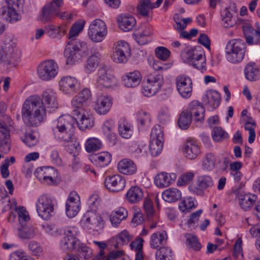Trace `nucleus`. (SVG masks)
<instances>
[{
  "mask_svg": "<svg viewBox=\"0 0 260 260\" xmlns=\"http://www.w3.org/2000/svg\"><path fill=\"white\" fill-rule=\"evenodd\" d=\"M58 71L57 66H38L37 73L39 78L44 81L52 80Z\"/></svg>",
  "mask_w": 260,
  "mask_h": 260,
  "instance_id": "obj_21",
  "label": "nucleus"
},
{
  "mask_svg": "<svg viewBox=\"0 0 260 260\" xmlns=\"http://www.w3.org/2000/svg\"><path fill=\"white\" fill-rule=\"evenodd\" d=\"M37 229L32 225H21L17 229V233L21 239H29L33 238L37 234Z\"/></svg>",
  "mask_w": 260,
  "mask_h": 260,
  "instance_id": "obj_31",
  "label": "nucleus"
},
{
  "mask_svg": "<svg viewBox=\"0 0 260 260\" xmlns=\"http://www.w3.org/2000/svg\"><path fill=\"white\" fill-rule=\"evenodd\" d=\"M228 138V134L221 127H215L212 132L214 141L219 142Z\"/></svg>",
  "mask_w": 260,
  "mask_h": 260,
  "instance_id": "obj_52",
  "label": "nucleus"
},
{
  "mask_svg": "<svg viewBox=\"0 0 260 260\" xmlns=\"http://www.w3.org/2000/svg\"><path fill=\"white\" fill-rule=\"evenodd\" d=\"M5 128L8 131V136L6 137L5 134L1 133L0 136V147L3 149V151L5 153H8L10 150V147L9 144V139L10 138V130L5 126Z\"/></svg>",
  "mask_w": 260,
  "mask_h": 260,
  "instance_id": "obj_53",
  "label": "nucleus"
},
{
  "mask_svg": "<svg viewBox=\"0 0 260 260\" xmlns=\"http://www.w3.org/2000/svg\"><path fill=\"white\" fill-rule=\"evenodd\" d=\"M144 240L139 238L136 241H133L131 242L130 246L132 249H135L137 251L136 254L135 260H143V255L142 251L143 243Z\"/></svg>",
  "mask_w": 260,
  "mask_h": 260,
  "instance_id": "obj_44",
  "label": "nucleus"
},
{
  "mask_svg": "<svg viewBox=\"0 0 260 260\" xmlns=\"http://www.w3.org/2000/svg\"><path fill=\"white\" fill-rule=\"evenodd\" d=\"M202 212V210H199L191 213L189 216L187 223L188 225L190 227L191 226H194L196 223H198L199 218Z\"/></svg>",
  "mask_w": 260,
  "mask_h": 260,
  "instance_id": "obj_61",
  "label": "nucleus"
},
{
  "mask_svg": "<svg viewBox=\"0 0 260 260\" xmlns=\"http://www.w3.org/2000/svg\"><path fill=\"white\" fill-rule=\"evenodd\" d=\"M132 238L127 231L124 230L121 232L116 238V243L113 245L115 248H119L122 245L127 244Z\"/></svg>",
  "mask_w": 260,
  "mask_h": 260,
  "instance_id": "obj_40",
  "label": "nucleus"
},
{
  "mask_svg": "<svg viewBox=\"0 0 260 260\" xmlns=\"http://www.w3.org/2000/svg\"><path fill=\"white\" fill-rule=\"evenodd\" d=\"M75 117L70 115L60 116L57 120L55 127L53 128L55 138L63 142H70L75 128Z\"/></svg>",
  "mask_w": 260,
  "mask_h": 260,
  "instance_id": "obj_4",
  "label": "nucleus"
},
{
  "mask_svg": "<svg viewBox=\"0 0 260 260\" xmlns=\"http://www.w3.org/2000/svg\"><path fill=\"white\" fill-rule=\"evenodd\" d=\"M222 25L224 27H232L236 23L232 13L228 9H225L221 13Z\"/></svg>",
  "mask_w": 260,
  "mask_h": 260,
  "instance_id": "obj_43",
  "label": "nucleus"
},
{
  "mask_svg": "<svg viewBox=\"0 0 260 260\" xmlns=\"http://www.w3.org/2000/svg\"><path fill=\"white\" fill-rule=\"evenodd\" d=\"M107 32L106 23L102 19H96L90 24L88 36L92 41L99 43L106 38Z\"/></svg>",
  "mask_w": 260,
  "mask_h": 260,
  "instance_id": "obj_11",
  "label": "nucleus"
},
{
  "mask_svg": "<svg viewBox=\"0 0 260 260\" xmlns=\"http://www.w3.org/2000/svg\"><path fill=\"white\" fill-rule=\"evenodd\" d=\"M104 220L101 216L93 210L87 211L81 220L83 228L98 231L104 226Z\"/></svg>",
  "mask_w": 260,
  "mask_h": 260,
  "instance_id": "obj_12",
  "label": "nucleus"
},
{
  "mask_svg": "<svg viewBox=\"0 0 260 260\" xmlns=\"http://www.w3.org/2000/svg\"><path fill=\"white\" fill-rule=\"evenodd\" d=\"M194 51L192 49H187L186 51L182 52L181 55L184 60V62L191 64L192 62Z\"/></svg>",
  "mask_w": 260,
  "mask_h": 260,
  "instance_id": "obj_62",
  "label": "nucleus"
},
{
  "mask_svg": "<svg viewBox=\"0 0 260 260\" xmlns=\"http://www.w3.org/2000/svg\"><path fill=\"white\" fill-rule=\"evenodd\" d=\"M245 78L249 81H255L259 79L260 69L258 66H246L244 69Z\"/></svg>",
  "mask_w": 260,
  "mask_h": 260,
  "instance_id": "obj_37",
  "label": "nucleus"
},
{
  "mask_svg": "<svg viewBox=\"0 0 260 260\" xmlns=\"http://www.w3.org/2000/svg\"><path fill=\"white\" fill-rule=\"evenodd\" d=\"M164 84L163 76L154 73L148 75L146 84L142 90V92L145 96H152L157 93L161 88Z\"/></svg>",
  "mask_w": 260,
  "mask_h": 260,
  "instance_id": "obj_10",
  "label": "nucleus"
},
{
  "mask_svg": "<svg viewBox=\"0 0 260 260\" xmlns=\"http://www.w3.org/2000/svg\"><path fill=\"white\" fill-rule=\"evenodd\" d=\"M202 101L205 105L208 106L213 109H216L220 103V94L216 90L210 89L205 92L202 97Z\"/></svg>",
  "mask_w": 260,
  "mask_h": 260,
  "instance_id": "obj_19",
  "label": "nucleus"
},
{
  "mask_svg": "<svg viewBox=\"0 0 260 260\" xmlns=\"http://www.w3.org/2000/svg\"><path fill=\"white\" fill-rule=\"evenodd\" d=\"M90 160L96 165L103 168L108 165L111 162V155L109 152H103L91 155Z\"/></svg>",
  "mask_w": 260,
  "mask_h": 260,
  "instance_id": "obj_28",
  "label": "nucleus"
},
{
  "mask_svg": "<svg viewBox=\"0 0 260 260\" xmlns=\"http://www.w3.org/2000/svg\"><path fill=\"white\" fill-rule=\"evenodd\" d=\"M168 236L166 232H156L153 233L150 238V245L153 249H157L160 245L165 244L167 242Z\"/></svg>",
  "mask_w": 260,
  "mask_h": 260,
  "instance_id": "obj_30",
  "label": "nucleus"
},
{
  "mask_svg": "<svg viewBox=\"0 0 260 260\" xmlns=\"http://www.w3.org/2000/svg\"><path fill=\"white\" fill-rule=\"evenodd\" d=\"M21 140L29 147L35 146L38 142L36 137L30 133H26L23 137H21Z\"/></svg>",
  "mask_w": 260,
  "mask_h": 260,
  "instance_id": "obj_56",
  "label": "nucleus"
},
{
  "mask_svg": "<svg viewBox=\"0 0 260 260\" xmlns=\"http://www.w3.org/2000/svg\"><path fill=\"white\" fill-rule=\"evenodd\" d=\"M183 151L186 157L190 159L196 158L200 153L199 146L192 141H188L186 143Z\"/></svg>",
  "mask_w": 260,
  "mask_h": 260,
  "instance_id": "obj_35",
  "label": "nucleus"
},
{
  "mask_svg": "<svg viewBox=\"0 0 260 260\" xmlns=\"http://www.w3.org/2000/svg\"><path fill=\"white\" fill-rule=\"evenodd\" d=\"M110 66H100L98 69L97 86L100 89L113 88L118 84V80L111 73Z\"/></svg>",
  "mask_w": 260,
  "mask_h": 260,
  "instance_id": "obj_9",
  "label": "nucleus"
},
{
  "mask_svg": "<svg viewBox=\"0 0 260 260\" xmlns=\"http://www.w3.org/2000/svg\"><path fill=\"white\" fill-rule=\"evenodd\" d=\"M13 38L6 36L0 46V64H15L18 58V50Z\"/></svg>",
  "mask_w": 260,
  "mask_h": 260,
  "instance_id": "obj_5",
  "label": "nucleus"
},
{
  "mask_svg": "<svg viewBox=\"0 0 260 260\" xmlns=\"http://www.w3.org/2000/svg\"><path fill=\"white\" fill-rule=\"evenodd\" d=\"M104 184L105 187L110 191L118 192L125 187V180L121 175H114L107 177Z\"/></svg>",
  "mask_w": 260,
  "mask_h": 260,
  "instance_id": "obj_17",
  "label": "nucleus"
},
{
  "mask_svg": "<svg viewBox=\"0 0 260 260\" xmlns=\"http://www.w3.org/2000/svg\"><path fill=\"white\" fill-rule=\"evenodd\" d=\"M28 248L34 255H40L42 252V248L37 242L32 241L28 244Z\"/></svg>",
  "mask_w": 260,
  "mask_h": 260,
  "instance_id": "obj_57",
  "label": "nucleus"
},
{
  "mask_svg": "<svg viewBox=\"0 0 260 260\" xmlns=\"http://www.w3.org/2000/svg\"><path fill=\"white\" fill-rule=\"evenodd\" d=\"M58 108L56 93L47 89L43 91L41 99L34 95L25 101L21 109L22 119L26 125L37 126L46 117L47 112H53Z\"/></svg>",
  "mask_w": 260,
  "mask_h": 260,
  "instance_id": "obj_1",
  "label": "nucleus"
},
{
  "mask_svg": "<svg viewBox=\"0 0 260 260\" xmlns=\"http://www.w3.org/2000/svg\"><path fill=\"white\" fill-rule=\"evenodd\" d=\"M60 89L64 93L73 94L80 89V83L77 79L71 76L62 77L59 81Z\"/></svg>",
  "mask_w": 260,
  "mask_h": 260,
  "instance_id": "obj_16",
  "label": "nucleus"
},
{
  "mask_svg": "<svg viewBox=\"0 0 260 260\" xmlns=\"http://www.w3.org/2000/svg\"><path fill=\"white\" fill-rule=\"evenodd\" d=\"M213 181L209 175H202L198 177V185L202 190H206L213 185Z\"/></svg>",
  "mask_w": 260,
  "mask_h": 260,
  "instance_id": "obj_47",
  "label": "nucleus"
},
{
  "mask_svg": "<svg viewBox=\"0 0 260 260\" xmlns=\"http://www.w3.org/2000/svg\"><path fill=\"white\" fill-rule=\"evenodd\" d=\"M245 36L246 44L250 45H257L260 41V29H255L251 25H245L243 27Z\"/></svg>",
  "mask_w": 260,
  "mask_h": 260,
  "instance_id": "obj_22",
  "label": "nucleus"
},
{
  "mask_svg": "<svg viewBox=\"0 0 260 260\" xmlns=\"http://www.w3.org/2000/svg\"><path fill=\"white\" fill-rule=\"evenodd\" d=\"M54 200L46 194L39 197L36 207L39 216L44 220L49 219L54 214Z\"/></svg>",
  "mask_w": 260,
  "mask_h": 260,
  "instance_id": "obj_8",
  "label": "nucleus"
},
{
  "mask_svg": "<svg viewBox=\"0 0 260 260\" xmlns=\"http://www.w3.org/2000/svg\"><path fill=\"white\" fill-rule=\"evenodd\" d=\"M205 110L198 101L190 102L187 108L181 112L178 119V125L182 129H187L192 120L196 122H203Z\"/></svg>",
  "mask_w": 260,
  "mask_h": 260,
  "instance_id": "obj_3",
  "label": "nucleus"
},
{
  "mask_svg": "<svg viewBox=\"0 0 260 260\" xmlns=\"http://www.w3.org/2000/svg\"><path fill=\"white\" fill-rule=\"evenodd\" d=\"M216 158L212 153L206 154L203 161V167L204 169L211 171L213 169L216 162Z\"/></svg>",
  "mask_w": 260,
  "mask_h": 260,
  "instance_id": "obj_50",
  "label": "nucleus"
},
{
  "mask_svg": "<svg viewBox=\"0 0 260 260\" xmlns=\"http://www.w3.org/2000/svg\"><path fill=\"white\" fill-rule=\"evenodd\" d=\"M131 54L128 44L124 41H120L115 44V51L112 55L113 60L117 63H125Z\"/></svg>",
  "mask_w": 260,
  "mask_h": 260,
  "instance_id": "obj_14",
  "label": "nucleus"
},
{
  "mask_svg": "<svg viewBox=\"0 0 260 260\" xmlns=\"http://www.w3.org/2000/svg\"><path fill=\"white\" fill-rule=\"evenodd\" d=\"M16 212L20 225H26V222L30 219L28 212L24 207L19 206L16 208Z\"/></svg>",
  "mask_w": 260,
  "mask_h": 260,
  "instance_id": "obj_46",
  "label": "nucleus"
},
{
  "mask_svg": "<svg viewBox=\"0 0 260 260\" xmlns=\"http://www.w3.org/2000/svg\"><path fill=\"white\" fill-rule=\"evenodd\" d=\"M102 143L96 138H90L87 140L85 144L86 150L87 152L97 151L101 148Z\"/></svg>",
  "mask_w": 260,
  "mask_h": 260,
  "instance_id": "obj_45",
  "label": "nucleus"
},
{
  "mask_svg": "<svg viewBox=\"0 0 260 260\" xmlns=\"http://www.w3.org/2000/svg\"><path fill=\"white\" fill-rule=\"evenodd\" d=\"M84 24V21L79 20L75 22L70 29L69 34V39L70 40L68 42L64 52V56L67 58V65L74 63L78 56L87 49V45L85 43H81L73 40L74 37L78 36L82 31Z\"/></svg>",
  "mask_w": 260,
  "mask_h": 260,
  "instance_id": "obj_2",
  "label": "nucleus"
},
{
  "mask_svg": "<svg viewBox=\"0 0 260 260\" xmlns=\"http://www.w3.org/2000/svg\"><path fill=\"white\" fill-rule=\"evenodd\" d=\"M119 27L124 31L131 30L136 24L135 18L130 15H121L118 18Z\"/></svg>",
  "mask_w": 260,
  "mask_h": 260,
  "instance_id": "obj_26",
  "label": "nucleus"
},
{
  "mask_svg": "<svg viewBox=\"0 0 260 260\" xmlns=\"http://www.w3.org/2000/svg\"><path fill=\"white\" fill-rule=\"evenodd\" d=\"M174 20L175 22L174 27L178 32L185 28L187 24L190 23L192 21L190 18H182L180 17L178 15L174 17Z\"/></svg>",
  "mask_w": 260,
  "mask_h": 260,
  "instance_id": "obj_41",
  "label": "nucleus"
},
{
  "mask_svg": "<svg viewBox=\"0 0 260 260\" xmlns=\"http://www.w3.org/2000/svg\"><path fill=\"white\" fill-rule=\"evenodd\" d=\"M164 142L159 141H152L150 143L149 149L151 155L153 157L157 156L161 152L163 148Z\"/></svg>",
  "mask_w": 260,
  "mask_h": 260,
  "instance_id": "obj_49",
  "label": "nucleus"
},
{
  "mask_svg": "<svg viewBox=\"0 0 260 260\" xmlns=\"http://www.w3.org/2000/svg\"><path fill=\"white\" fill-rule=\"evenodd\" d=\"M176 83L178 91L182 98H189L192 93V83L191 79L184 75L176 77Z\"/></svg>",
  "mask_w": 260,
  "mask_h": 260,
  "instance_id": "obj_15",
  "label": "nucleus"
},
{
  "mask_svg": "<svg viewBox=\"0 0 260 260\" xmlns=\"http://www.w3.org/2000/svg\"><path fill=\"white\" fill-rule=\"evenodd\" d=\"M83 112V111L79 116H76L77 117H75V119L77 121L79 128L81 130L84 131L93 126L94 119L91 114L86 116Z\"/></svg>",
  "mask_w": 260,
  "mask_h": 260,
  "instance_id": "obj_27",
  "label": "nucleus"
},
{
  "mask_svg": "<svg viewBox=\"0 0 260 260\" xmlns=\"http://www.w3.org/2000/svg\"><path fill=\"white\" fill-rule=\"evenodd\" d=\"M239 204L244 211L250 210L257 200V196L252 194H242L238 195Z\"/></svg>",
  "mask_w": 260,
  "mask_h": 260,
  "instance_id": "obj_24",
  "label": "nucleus"
},
{
  "mask_svg": "<svg viewBox=\"0 0 260 260\" xmlns=\"http://www.w3.org/2000/svg\"><path fill=\"white\" fill-rule=\"evenodd\" d=\"M155 256L156 260H171L173 252L169 247L161 246L156 251Z\"/></svg>",
  "mask_w": 260,
  "mask_h": 260,
  "instance_id": "obj_38",
  "label": "nucleus"
},
{
  "mask_svg": "<svg viewBox=\"0 0 260 260\" xmlns=\"http://www.w3.org/2000/svg\"><path fill=\"white\" fill-rule=\"evenodd\" d=\"M193 174L188 172L182 175L177 181V184L179 186H183L189 183L193 177Z\"/></svg>",
  "mask_w": 260,
  "mask_h": 260,
  "instance_id": "obj_60",
  "label": "nucleus"
},
{
  "mask_svg": "<svg viewBox=\"0 0 260 260\" xmlns=\"http://www.w3.org/2000/svg\"><path fill=\"white\" fill-rule=\"evenodd\" d=\"M143 207L147 216L148 217H152L154 213V209L152 201L149 199H145Z\"/></svg>",
  "mask_w": 260,
  "mask_h": 260,
  "instance_id": "obj_59",
  "label": "nucleus"
},
{
  "mask_svg": "<svg viewBox=\"0 0 260 260\" xmlns=\"http://www.w3.org/2000/svg\"><path fill=\"white\" fill-rule=\"evenodd\" d=\"M170 180L168 176V173L162 172L156 176L154 182L157 186L164 188L171 184Z\"/></svg>",
  "mask_w": 260,
  "mask_h": 260,
  "instance_id": "obj_42",
  "label": "nucleus"
},
{
  "mask_svg": "<svg viewBox=\"0 0 260 260\" xmlns=\"http://www.w3.org/2000/svg\"><path fill=\"white\" fill-rule=\"evenodd\" d=\"M151 137L152 141H161L164 142V133L160 125H155L151 130Z\"/></svg>",
  "mask_w": 260,
  "mask_h": 260,
  "instance_id": "obj_54",
  "label": "nucleus"
},
{
  "mask_svg": "<svg viewBox=\"0 0 260 260\" xmlns=\"http://www.w3.org/2000/svg\"><path fill=\"white\" fill-rule=\"evenodd\" d=\"M179 208L182 212H189L195 208L194 203L190 197L182 200L179 205Z\"/></svg>",
  "mask_w": 260,
  "mask_h": 260,
  "instance_id": "obj_51",
  "label": "nucleus"
},
{
  "mask_svg": "<svg viewBox=\"0 0 260 260\" xmlns=\"http://www.w3.org/2000/svg\"><path fill=\"white\" fill-rule=\"evenodd\" d=\"M246 50V45L243 40L232 39L226 46V58L232 63H239L243 59Z\"/></svg>",
  "mask_w": 260,
  "mask_h": 260,
  "instance_id": "obj_6",
  "label": "nucleus"
},
{
  "mask_svg": "<svg viewBox=\"0 0 260 260\" xmlns=\"http://www.w3.org/2000/svg\"><path fill=\"white\" fill-rule=\"evenodd\" d=\"M112 105V100L111 97L101 94L98 96L94 108L99 114L105 115L109 111Z\"/></svg>",
  "mask_w": 260,
  "mask_h": 260,
  "instance_id": "obj_18",
  "label": "nucleus"
},
{
  "mask_svg": "<svg viewBox=\"0 0 260 260\" xmlns=\"http://www.w3.org/2000/svg\"><path fill=\"white\" fill-rule=\"evenodd\" d=\"M57 9L48 4H46L43 8L40 16L42 22H47L53 20L56 17Z\"/></svg>",
  "mask_w": 260,
  "mask_h": 260,
  "instance_id": "obj_33",
  "label": "nucleus"
},
{
  "mask_svg": "<svg viewBox=\"0 0 260 260\" xmlns=\"http://www.w3.org/2000/svg\"><path fill=\"white\" fill-rule=\"evenodd\" d=\"M187 241L188 242L189 245L194 250L199 251L201 248V244L199 242L197 237L195 236H192L187 239Z\"/></svg>",
  "mask_w": 260,
  "mask_h": 260,
  "instance_id": "obj_64",
  "label": "nucleus"
},
{
  "mask_svg": "<svg viewBox=\"0 0 260 260\" xmlns=\"http://www.w3.org/2000/svg\"><path fill=\"white\" fill-rule=\"evenodd\" d=\"M171 52L165 47L160 46L155 49V55L159 59L165 61L170 56Z\"/></svg>",
  "mask_w": 260,
  "mask_h": 260,
  "instance_id": "obj_55",
  "label": "nucleus"
},
{
  "mask_svg": "<svg viewBox=\"0 0 260 260\" xmlns=\"http://www.w3.org/2000/svg\"><path fill=\"white\" fill-rule=\"evenodd\" d=\"M7 5L0 10L2 16L8 22L15 23L21 19V12L23 10L24 0H6Z\"/></svg>",
  "mask_w": 260,
  "mask_h": 260,
  "instance_id": "obj_7",
  "label": "nucleus"
},
{
  "mask_svg": "<svg viewBox=\"0 0 260 260\" xmlns=\"http://www.w3.org/2000/svg\"><path fill=\"white\" fill-rule=\"evenodd\" d=\"M91 97L90 91L85 88L73 98L72 101L73 116H79L81 114L83 111V107L90 100Z\"/></svg>",
  "mask_w": 260,
  "mask_h": 260,
  "instance_id": "obj_13",
  "label": "nucleus"
},
{
  "mask_svg": "<svg viewBox=\"0 0 260 260\" xmlns=\"http://www.w3.org/2000/svg\"><path fill=\"white\" fill-rule=\"evenodd\" d=\"M158 120L162 124L168 123L170 119V115L168 108L162 109L159 112Z\"/></svg>",
  "mask_w": 260,
  "mask_h": 260,
  "instance_id": "obj_58",
  "label": "nucleus"
},
{
  "mask_svg": "<svg viewBox=\"0 0 260 260\" xmlns=\"http://www.w3.org/2000/svg\"><path fill=\"white\" fill-rule=\"evenodd\" d=\"M78 242V239L63 238L60 241V247L64 251H71L76 248Z\"/></svg>",
  "mask_w": 260,
  "mask_h": 260,
  "instance_id": "obj_39",
  "label": "nucleus"
},
{
  "mask_svg": "<svg viewBox=\"0 0 260 260\" xmlns=\"http://www.w3.org/2000/svg\"><path fill=\"white\" fill-rule=\"evenodd\" d=\"M192 58V62H191V65H198L200 63L203 64L205 63V55L203 53H198L194 52L193 57Z\"/></svg>",
  "mask_w": 260,
  "mask_h": 260,
  "instance_id": "obj_63",
  "label": "nucleus"
},
{
  "mask_svg": "<svg viewBox=\"0 0 260 260\" xmlns=\"http://www.w3.org/2000/svg\"><path fill=\"white\" fill-rule=\"evenodd\" d=\"M141 78V73L138 71H134L124 75L122 77V82L126 87H134L140 83Z\"/></svg>",
  "mask_w": 260,
  "mask_h": 260,
  "instance_id": "obj_23",
  "label": "nucleus"
},
{
  "mask_svg": "<svg viewBox=\"0 0 260 260\" xmlns=\"http://www.w3.org/2000/svg\"><path fill=\"white\" fill-rule=\"evenodd\" d=\"M162 1L157 0L155 3L152 4L151 0H141L137 7V12L142 16H147L153 9L160 6Z\"/></svg>",
  "mask_w": 260,
  "mask_h": 260,
  "instance_id": "obj_20",
  "label": "nucleus"
},
{
  "mask_svg": "<svg viewBox=\"0 0 260 260\" xmlns=\"http://www.w3.org/2000/svg\"><path fill=\"white\" fill-rule=\"evenodd\" d=\"M117 168L119 172L125 175H132L137 171V167L134 162L127 158L120 160L118 164Z\"/></svg>",
  "mask_w": 260,
  "mask_h": 260,
  "instance_id": "obj_25",
  "label": "nucleus"
},
{
  "mask_svg": "<svg viewBox=\"0 0 260 260\" xmlns=\"http://www.w3.org/2000/svg\"><path fill=\"white\" fill-rule=\"evenodd\" d=\"M162 198L167 202H174L181 199V192L177 188H170L162 192Z\"/></svg>",
  "mask_w": 260,
  "mask_h": 260,
  "instance_id": "obj_34",
  "label": "nucleus"
},
{
  "mask_svg": "<svg viewBox=\"0 0 260 260\" xmlns=\"http://www.w3.org/2000/svg\"><path fill=\"white\" fill-rule=\"evenodd\" d=\"M46 32L52 38L60 39L67 31L68 27L66 25H62L57 27L53 25H49L45 27Z\"/></svg>",
  "mask_w": 260,
  "mask_h": 260,
  "instance_id": "obj_29",
  "label": "nucleus"
},
{
  "mask_svg": "<svg viewBox=\"0 0 260 260\" xmlns=\"http://www.w3.org/2000/svg\"><path fill=\"white\" fill-rule=\"evenodd\" d=\"M80 210V204L77 203L66 202V212L70 218L75 217Z\"/></svg>",
  "mask_w": 260,
  "mask_h": 260,
  "instance_id": "obj_48",
  "label": "nucleus"
},
{
  "mask_svg": "<svg viewBox=\"0 0 260 260\" xmlns=\"http://www.w3.org/2000/svg\"><path fill=\"white\" fill-rule=\"evenodd\" d=\"M118 131L120 135L125 139L129 138L133 134L131 123H128L124 119H121L119 121Z\"/></svg>",
  "mask_w": 260,
  "mask_h": 260,
  "instance_id": "obj_36",
  "label": "nucleus"
},
{
  "mask_svg": "<svg viewBox=\"0 0 260 260\" xmlns=\"http://www.w3.org/2000/svg\"><path fill=\"white\" fill-rule=\"evenodd\" d=\"M125 197L129 203H136L142 199L143 192L140 187L137 186H132L127 192Z\"/></svg>",
  "mask_w": 260,
  "mask_h": 260,
  "instance_id": "obj_32",
  "label": "nucleus"
}]
</instances>
